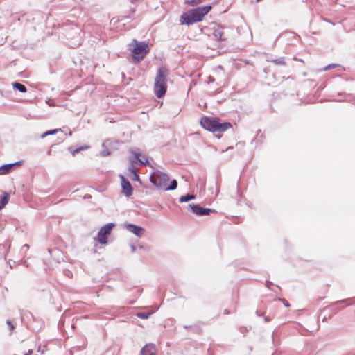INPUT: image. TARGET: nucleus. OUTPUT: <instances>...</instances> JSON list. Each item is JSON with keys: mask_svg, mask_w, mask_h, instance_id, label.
<instances>
[{"mask_svg": "<svg viewBox=\"0 0 355 355\" xmlns=\"http://www.w3.org/2000/svg\"><path fill=\"white\" fill-rule=\"evenodd\" d=\"M25 355H29V354H25Z\"/></svg>", "mask_w": 355, "mask_h": 355, "instance_id": "c9c22d12", "label": "nucleus"}, {"mask_svg": "<svg viewBox=\"0 0 355 355\" xmlns=\"http://www.w3.org/2000/svg\"><path fill=\"white\" fill-rule=\"evenodd\" d=\"M268 61H269V60H268ZM270 62H273L276 65H282V66L286 65V61H285V58L284 57H280L278 58L270 60Z\"/></svg>", "mask_w": 355, "mask_h": 355, "instance_id": "f3484780", "label": "nucleus"}, {"mask_svg": "<svg viewBox=\"0 0 355 355\" xmlns=\"http://www.w3.org/2000/svg\"><path fill=\"white\" fill-rule=\"evenodd\" d=\"M261 1V0H256V1H257V2H259V1Z\"/></svg>", "mask_w": 355, "mask_h": 355, "instance_id": "72a5a7b5", "label": "nucleus"}, {"mask_svg": "<svg viewBox=\"0 0 355 355\" xmlns=\"http://www.w3.org/2000/svg\"><path fill=\"white\" fill-rule=\"evenodd\" d=\"M7 323L9 324V325H11V323L10 321H8Z\"/></svg>", "mask_w": 355, "mask_h": 355, "instance_id": "473e14b6", "label": "nucleus"}, {"mask_svg": "<svg viewBox=\"0 0 355 355\" xmlns=\"http://www.w3.org/2000/svg\"><path fill=\"white\" fill-rule=\"evenodd\" d=\"M32 352H33V350H32V349H30V350H28V354H31Z\"/></svg>", "mask_w": 355, "mask_h": 355, "instance_id": "c756f323", "label": "nucleus"}, {"mask_svg": "<svg viewBox=\"0 0 355 355\" xmlns=\"http://www.w3.org/2000/svg\"><path fill=\"white\" fill-rule=\"evenodd\" d=\"M270 320L268 318V317H266L265 318V321L268 322V321H270Z\"/></svg>", "mask_w": 355, "mask_h": 355, "instance_id": "c85d7f7f", "label": "nucleus"}, {"mask_svg": "<svg viewBox=\"0 0 355 355\" xmlns=\"http://www.w3.org/2000/svg\"><path fill=\"white\" fill-rule=\"evenodd\" d=\"M12 86L15 89L19 90V92H26V87L21 84V83H12Z\"/></svg>", "mask_w": 355, "mask_h": 355, "instance_id": "aec40b11", "label": "nucleus"}, {"mask_svg": "<svg viewBox=\"0 0 355 355\" xmlns=\"http://www.w3.org/2000/svg\"><path fill=\"white\" fill-rule=\"evenodd\" d=\"M180 21L181 24H193L194 23L198 22L197 20L194 13L193 12L192 10L187 13H184L181 15Z\"/></svg>", "mask_w": 355, "mask_h": 355, "instance_id": "6e6552de", "label": "nucleus"}, {"mask_svg": "<svg viewBox=\"0 0 355 355\" xmlns=\"http://www.w3.org/2000/svg\"><path fill=\"white\" fill-rule=\"evenodd\" d=\"M196 196L193 194H187L185 196H182L180 198V202H188L191 200L195 199Z\"/></svg>", "mask_w": 355, "mask_h": 355, "instance_id": "a211bd4d", "label": "nucleus"}, {"mask_svg": "<svg viewBox=\"0 0 355 355\" xmlns=\"http://www.w3.org/2000/svg\"><path fill=\"white\" fill-rule=\"evenodd\" d=\"M121 179L123 193L125 196L129 197L132 194V187L130 182L122 175H119Z\"/></svg>", "mask_w": 355, "mask_h": 355, "instance_id": "9d476101", "label": "nucleus"}, {"mask_svg": "<svg viewBox=\"0 0 355 355\" xmlns=\"http://www.w3.org/2000/svg\"><path fill=\"white\" fill-rule=\"evenodd\" d=\"M59 131H60V129H54V130H52L46 131V132H44V134L42 135L41 137L42 138H44L47 135H51L55 134L56 132H58Z\"/></svg>", "mask_w": 355, "mask_h": 355, "instance_id": "4be33fe9", "label": "nucleus"}, {"mask_svg": "<svg viewBox=\"0 0 355 355\" xmlns=\"http://www.w3.org/2000/svg\"><path fill=\"white\" fill-rule=\"evenodd\" d=\"M87 149V146H81L80 148H78L75 150H73L72 152H71V154L74 156L75 155H76L77 153H78L80 151H82V150H85Z\"/></svg>", "mask_w": 355, "mask_h": 355, "instance_id": "5701e85b", "label": "nucleus"}, {"mask_svg": "<svg viewBox=\"0 0 355 355\" xmlns=\"http://www.w3.org/2000/svg\"><path fill=\"white\" fill-rule=\"evenodd\" d=\"M131 179L134 181H139V176L137 174V172L132 173V177Z\"/></svg>", "mask_w": 355, "mask_h": 355, "instance_id": "a878e982", "label": "nucleus"}, {"mask_svg": "<svg viewBox=\"0 0 355 355\" xmlns=\"http://www.w3.org/2000/svg\"><path fill=\"white\" fill-rule=\"evenodd\" d=\"M151 314H152V313H150V312H148V313L140 312V313H137L136 314V315L139 318H141V319H148Z\"/></svg>", "mask_w": 355, "mask_h": 355, "instance_id": "412c9836", "label": "nucleus"}, {"mask_svg": "<svg viewBox=\"0 0 355 355\" xmlns=\"http://www.w3.org/2000/svg\"><path fill=\"white\" fill-rule=\"evenodd\" d=\"M211 7L210 6L198 7L196 9H193L192 11L194 13L197 20L200 21L205 15H206L209 11L211 10Z\"/></svg>", "mask_w": 355, "mask_h": 355, "instance_id": "9b49d317", "label": "nucleus"}, {"mask_svg": "<svg viewBox=\"0 0 355 355\" xmlns=\"http://www.w3.org/2000/svg\"><path fill=\"white\" fill-rule=\"evenodd\" d=\"M17 165H19V163L16 162L14 164H8L0 166V175H6L9 173L14 168V166Z\"/></svg>", "mask_w": 355, "mask_h": 355, "instance_id": "2eb2a0df", "label": "nucleus"}, {"mask_svg": "<svg viewBox=\"0 0 355 355\" xmlns=\"http://www.w3.org/2000/svg\"><path fill=\"white\" fill-rule=\"evenodd\" d=\"M178 187V182L175 180H173L171 182L170 184L168 186L167 184L164 187V191L174 190Z\"/></svg>", "mask_w": 355, "mask_h": 355, "instance_id": "6ab92c4d", "label": "nucleus"}, {"mask_svg": "<svg viewBox=\"0 0 355 355\" xmlns=\"http://www.w3.org/2000/svg\"><path fill=\"white\" fill-rule=\"evenodd\" d=\"M135 43V46L132 49V53L135 59L140 61L144 59V58L148 53V45L144 42H137L135 40H133Z\"/></svg>", "mask_w": 355, "mask_h": 355, "instance_id": "39448f33", "label": "nucleus"}, {"mask_svg": "<svg viewBox=\"0 0 355 355\" xmlns=\"http://www.w3.org/2000/svg\"><path fill=\"white\" fill-rule=\"evenodd\" d=\"M114 226L115 225L113 223H108L104 225L100 228L97 236L94 239L101 244L106 245L108 242L107 237Z\"/></svg>", "mask_w": 355, "mask_h": 355, "instance_id": "20e7f679", "label": "nucleus"}, {"mask_svg": "<svg viewBox=\"0 0 355 355\" xmlns=\"http://www.w3.org/2000/svg\"><path fill=\"white\" fill-rule=\"evenodd\" d=\"M127 230L136 235L137 237H141L144 230L136 225L128 223L125 225Z\"/></svg>", "mask_w": 355, "mask_h": 355, "instance_id": "f8f14e48", "label": "nucleus"}, {"mask_svg": "<svg viewBox=\"0 0 355 355\" xmlns=\"http://www.w3.org/2000/svg\"><path fill=\"white\" fill-rule=\"evenodd\" d=\"M135 248L134 246H132V251H134V250H135Z\"/></svg>", "mask_w": 355, "mask_h": 355, "instance_id": "2f4dec72", "label": "nucleus"}, {"mask_svg": "<svg viewBox=\"0 0 355 355\" xmlns=\"http://www.w3.org/2000/svg\"><path fill=\"white\" fill-rule=\"evenodd\" d=\"M119 142L116 140L107 139L102 144L103 150L100 152L101 156H108L110 155V150L116 148Z\"/></svg>", "mask_w": 355, "mask_h": 355, "instance_id": "423d86ee", "label": "nucleus"}, {"mask_svg": "<svg viewBox=\"0 0 355 355\" xmlns=\"http://www.w3.org/2000/svg\"><path fill=\"white\" fill-rule=\"evenodd\" d=\"M150 355H155V354H150Z\"/></svg>", "mask_w": 355, "mask_h": 355, "instance_id": "f704fd0d", "label": "nucleus"}, {"mask_svg": "<svg viewBox=\"0 0 355 355\" xmlns=\"http://www.w3.org/2000/svg\"><path fill=\"white\" fill-rule=\"evenodd\" d=\"M208 79H209V80H208V83H212V82H214V78H212L211 76H209Z\"/></svg>", "mask_w": 355, "mask_h": 355, "instance_id": "cd10ccee", "label": "nucleus"}, {"mask_svg": "<svg viewBox=\"0 0 355 355\" xmlns=\"http://www.w3.org/2000/svg\"><path fill=\"white\" fill-rule=\"evenodd\" d=\"M155 345L153 343L146 344L140 352L141 355L155 354Z\"/></svg>", "mask_w": 355, "mask_h": 355, "instance_id": "4468645a", "label": "nucleus"}, {"mask_svg": "<svg viewBox=\"0 0 355 355\" xmlns=\"http://www.w3.org/2000/svg\"><path fill=\"white\" fill-rule=\"evenodd\" d=\"M338 65L336 64H329L327 66H326L323 70L324 71H328V70H330L331 69H334V68H336Z\"/></svg>", "mask_w": 355, "mask_h": 355, "instance_id": "393cba45", "label": "nucleus"}, {"mask_svg": "<svg viewBox=\"0 0 355 355\" xmlns=\"http://www.w3.org/2000/svg\"><path fill=\"white\" fill-rule=\"evenodd\" d=\"M212 35L215 38L216 40H218V41L225 40V37L224 36L223 28H222L220 26H217L214 28Z\"/></svg>", "mask_w": 355, "mask_h": 355, "instance_id": "ddd939ff", "label": "nucleus"}, {"mask_svg": "<svg viewBox=\"0 0 355 355\" xmlns=\"http://www.w3.org/2000/svg\"><path fill=\"white\" fill-rule=\"evenodd\" d=\"M189 208H190L191 211L198 216L209 215L211 213L214 211L211 209L203 208L200 207L198 205L193 204L189 205Z\"/></svg>", "mask_w": 355, "mask_h": 355, "instance_id": "1a4fd4ad", "label": "nucleus"}, {"mask_svg": "<svg viewBox=\"0 0 355 355\" xmlns=\"http://www.w3.org/2000/svg\"><path fill=\"white\" fill-rule=\"evenodd\" d=\"M168 75V71L166 68L162 67L158 69L155 78L154 92L156 96L159 98L164 96L166 92Z\"/></svg>", "mask_w": 355, "mask_h": 355, "instance_id": "f03ea898", "label": "nucleus"}, {"mask_svg": "<svg viewBox=\"0 0 355 355\" xmlns=\"http://www.w3.org/2000/svg\"><path fill=\"white\" fill-rule=\"evenodd\" d=\"M23 247H24V248H28V246L27 245H24Z\"/></svg>", "mask_w": 355, "mask_h": 355, "instance_id": "7c9ffc66", "label": "nucleus"}, {"mask_svg": "<svg viewBox=\"0 0 355 355\" xmlns=\"http://www.w3.org/2000/svg\"><path fill=\"white\" fill-rule=\"evenodd\" d=\"M150 181L156 187L164 190V187L169 181V176L164 172L155 170L150 176Z\"/></svg>", "mask_w": 355, "mask_h": 355, "instance_id": "7ed1b4c3", "label": "nucleus"}, {"mask_svg": "<svg viewBox=\"0 0 355 355\" xmlns=\"http://www.w3.org/2000/svg\"><path fill=\"white\" fill-rule=\"evenodd\" d=\"M130 153L133 155V157L130 159L131 162H136L142 165H146L148 164L147 157L144 155H141L139 150H131Z\"/></svg>", "mask_w": 355, "mask_h": 355, "instance_id": "0eeeda50", "label": "nucleus"}, {"mask_svg": "<svg viewBox=\"0 0 355 355\" xmlns=\"http://www.w3.org/2000/svg\"><path fill=\"white\" fill-rule=\"evenodd\" d=\"M200 123L203 128L212 132L218 138H220V133L232 128L230 122L220 123L219 119L209 116L202 117Z\"/></svg>", "mask_w": 355, "mask_h": 355, "instance_id": "f257e3e1", "label": "nucleus"}, {"mask_svg": "<svg viewBox=\"0 0 355 355\" xmlns=\"http://www.w3.org/2000/svg\"><path fill=\"white\" fill-rule=\"evenodd\" d=\"M135 162H131V161L130 160V165L128 166V171L132 174L134 173H136L137 172V170L136 168H135V166H134V164Z\"/></svg>", "mask_w": 355, "mask_h": 355, "instance_id": "b1692460", "label": "nucleus"}, {"mask_svg": "<svg viewBox=\"0 0 355 355\" xmlns=\"http://www.w3.org/2000/svg\"><path fill=\"white\" fill-rule=\"evenodd\" d=\"M281 300L284 302V305L286 306V307H288L290 306V304H288V302L285 300V299H281Z\"/></svg>", "mask_w": 355, "mask_h": 355, "instance_id": "bb28decb", "label": "nucleus"}, {"mask_svg": "<svg viewBox=\"0 0 355 355\" xmlns=\"http://www.w3.org/2000/svg\"><path fill=\"white\" fill-rule=\"evenodd\" d=\"M9 199V193L3 192L0 197V209H2L8 204Z\"/></svg>", "mask_w": 355, "mask_h": 355, "instance_id": "dca6fc26", "label": "nucleus"}]
</instances>
